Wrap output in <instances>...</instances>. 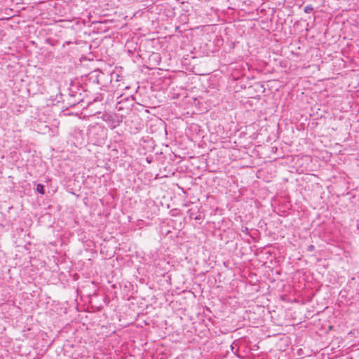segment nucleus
I'll list each match as a JSON object with an SVG mask.
<instances>
[{"label": "nucleus", "mask_w": 359, "mask_h": 359, "mask_svg": "<svg viewBox=\"0 0 359 359\" xmlns=\"http://www.w3.org/2000/svg\"><path fill=\"white\" fill-rule=\"evenodd\" d=\"M99 109L100 110L96 111L95 109H91V118H93L96 121L95 123L98 126V133L97 135L100 136V138L104 139L106 137V129L103 126H100V120L106 122L109 127L111 128H115L119 123V121H116L115 117H117L116 114H111L106 111L107 109V103H102Z\"/></svg>", "instance_id": "obj_1"}, {"label": "nucleus", "mask_w": 359, "mask_h": 359, "mask_svg": "<svg viewBox=\"0 0 359 359\" xmlns=\"http://www.w3.org/2000/svg\"><path fill=\"white\" fill-rule=\"evenodd\" d=\"M102 77H103V74L98 69L91 72V80H93V83L100 85L101 83L100 79Z\"/></svg>", "instance_id": "obj_2"}, {"label": "nucleus", "mask_w": 359, "mask_h": 359, "mask_svg": "<svg viewBox=\"0 0 359 359\" xmlns=\"http://www.w3.org/2000/svg\"><path fill=\"white\" fill-rule=\"evenodd\" d=\"M102 100H103V97L102 96L101 94L99 95V96H97L95 97L93 101H91V109H96L95 110L96 111H99L100 110L99 109V107L100 105L102 104V103H104L102 102Z\"/></svg>", "instance_id": "obj_3"}, {"label": "nucleus", "mask_w": 359, "mask_h": 359, "mask_svg": "<svg viewBox=\"0 0 359 359\" xmlns=\"http://www.w3.org/2000/svg\"><path fill=\"white\" fill-rule=\"evenodd\" d=\"M36 190L37 192L40 193L41 194H45V187L41 184H38L36 185Z\"/></svg>", "instance_id": "obj_4"}, {"label": "nucleus", "mask_w": 359, "mask_h": 359, "mask_svg": "<svg viewBox=\"0 0 359 359\" xmlns=\"http://www.w3.org/2000/svg\"><path fill=\"white\" fill-rule=\"evenodd\" d=\"M192 211H193V210H192V209H190V210H188V212H187V213H188V214H189V217H190L191 219H196H196H199V218H198V216H195V215H194V212H193Z\"/></svg>", "instance_id": "obj_5"}, {"label": "nucleus", "mask_w": 359, "mask_h": 359, "mask_svg": "<svg viewBox=\"0 0 359 359\" xmlns=\"http://www.w3.org/2000/svg\"><path fill=\"white\" fill-rule=\"evenodd\" d=\"M313 11V8L311 5H307L304 8V12L306 13H311Z\"/></svg>", "instance_id": "obj_6"}, {"label": "nucleus", "mask_w": 359, "mask_h": 359, "mask_svg": "<svg viewBox=\"0 0 359 359\" xmlns=\"http://www.w3.org/2000/svg\"><path fill=\"white\" fill-rule=\"evenodd\" d=\"M313 249H314V246L313 245H311L309 246V251H313Z\"/></svg>", "instance_id": "obj_7"}]
</instances>
